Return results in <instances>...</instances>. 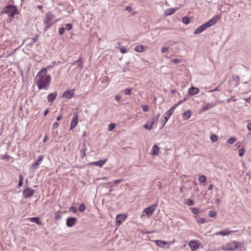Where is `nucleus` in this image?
<instances>
[{"mask_svg":"<svg viewBox=\"0 0 251 251\" xmlns=\"http://www.w3.org/2000/svg\"><path fill=\"white\" fill-rule=\"evenodd\" d=\"M51 77L47 75L46 68H43L37 75L35 81L39 90L44 89H48L50 84Z\"/></svg>","mask_w":251,"mask_h":251,"instance_id":"nucleus-1","label":"nucleus"},{"mask_svg":"<svg viewBox=\"0 0 251 251\" xmlns=\"http://www.w3.org/2000/svg\"><path fill=\"white\" fill-rule=\"evenodd\" d=\"M219 20V17L217 16H215L213 17L210 20L206 22L205 23L202 24L201 26L197 27L195 30L194 31V33L195 34H199L202 32L203 31L205 30L207 28L209 27L214 25H215L218 20Z\"/></svg>","mask_w":251,"mask_h":251,"instance_id":"nucleus-2","label":"nucleus"},{"mask_svg":"<svg viewBox=\"0 0 251 251\" xmlns=\"http://www.w3.org/2000/svg\"><path fill=\"white\" fill-rule=\"evenodd\" d=\"M55 15L51 12H48L44 20V24L45 25L44 30L47 31L52 25L58 21V20H55L53 21Z\"/></svg>","mask_w":251,"mask_h":251,"instance_id":"nucleus-3","label":"nucleus"},{"mask_svg":"<svg viewBox=\"0 0 251 251\" xmlns=\"http://www.w3.org/2000/svg\"><path fill=\"white\" fill-rule=\"evenodd\" d=\"M2 13L7 14L9 17H14L18 13V11L16 6L8 5L3 8Z\"/></svg>","mask_w":251,"mask_h":251,"instance_id":"nucleus-4","label":"nucleus"},{"mask_svg":"<svg viewBox=\"0 0 251 251\" xmlns=\"http://www.w3.org/2000/svg\"><path fill=\"white\" fill-rule=\"evenodd\" d=\"M160 116V114L158 112L155 114V112L153 113V117L149 119L147 122V124L144 126V127L146 129H151L152 126L155 121H157Z\"/></svg>","mask_w":251,"mask_h":251,"instance_id":"nucleus-5","label":"nucleus"},{"mask_svg":"<svg viewBox=\"0 0 251 251\" xmlns=\"http://www.w3.org/2000/svg\"><path fill=\"white\" fill-rule=\"evenodd\" d=\"M157 206V202H156L155 204L145 209L143 211L142 215H141V217L142 218V216H144L145 215H146L148 218H150L154 213V211L156 209Z\"/></svg>","mask_w":251,"mask_h":251,"instance_id":"nucleus-6","label":"nucleus"},{"mask_svg":"<svg viewBox=\"0 0 251 251\" xmlns=\"http://www.w3.org/2000/svg\"><path fill=\"white\" fill-rule=\"evenodd\" d=\"M44 158V155H40L38 159L32 165L30 168V170L32 172H35L38 168L40 163L43 161Z\"/></svg>","mask_w":251,"mask_h":251,"instance_id":"nucleus-7","label":"nucleus"},{"mask_svg":"<svg viewBox=\"0 0 251 251\" xmlns=\"http://www.w3.org/2000/svg\"><path fill=\"white\" fill-rule=\"evenodd\" d=\"M237 248V243L235 242H232L225 245L223 249L226 251H234Z\"/></svg>","mask_w":251,"mask_h":251,"instance_id":"nucleus-8","label":"nucleus"},{"mask_svg":"<svg viewBox=\"0 0 251 251\" xmlns=\"http://www.w3.org/2000/svg\"><path fill=\"white\" fill-rule=\"evenodd\" d=\"M35 191L30 187L25 189L23 192V195L24 198L31 197L34 193Z\"/></svg>","mask_w":251,"mask_h":251,"instance_id":"nucleus-9","label":"nucleus"},{"mask_svg":"<svg viewBox=\"0 0 251 251\" xmlns=\"http://www.w3.org/2000/svg\"><path fill=\"white\" fill-rule=\"evenodd\" d=\"M78 123V114L77 112H74L73 119L70 125V130L74 129Z\"/></svg>","mask_w":251,"mask_h":251,"instance_id":"nucleus-10","label":"nucleus"},{"mask_svg":"<svg viewBox=\"0 0 251 251\" xmlns=\"http://www.w3.org/2000/svg\"><path fill=\"white\" fill-rule=\"evenodd\" d=\"M215 105L216 103L214 102L206 103H204L202 105V107L201 108V112H204L213 108Z\"/></svg>","mask_w":251,"mask_h":251,"instance_id":"nucleus-11","label":"nucleus"},{"mask_svg":"<svg viewBox=\"0 0 251 251\" xmlns=\"http://www.w3.org/2000/svg\"><path fill=\"white\" fill-rule=\"evenodd\" d=\"M77 221V219L75 217H69L67 219L66 225L68 227L74 226Z\"/></svg>","mask_w":251,"mask_h":251,"instance_id":"nucleus-12","label":"nucleus"},{"mask_svg":"<svg viewBox=\"0 0 251 251\" xmlns=\"http://www.w3.org/2000/svg\"><path fill=\"white\" fill-rule=\"evenodd\" d=\"M126 218V216L124 214H119L116 217V224L118 226H120L122 223L125 220Z\"/></svg>","mask_w":251,"mask_h":251,"instance_id":"nucleus-13","label":"nucleus"},{"mask_svg":"<svg viewBox=\"0 0 251 251\" xmlns=\"http://www.w3.org/2000/svg\"><path fill=\"white\" fill-rule=\"evenodd\" d=\"M106 161H107L106 159H103V160L101 159L98 161L93 162L91 163V164L94 166H99L100 167H101L105 163Z\"/></svg>","mask_w":251,"mask_h":251,"instance_id":"nucleus-14","label":"nucleus"},{"mask_svg":"<svg viewBox=\"0 0 251 251\" xmlns=\"http://www.w3.org/2000/svg\"><path fill=\"white\" fill-rule=\"evenodd\" d=\"M233 231L229 230L228 228H226L222 231H220L216 233V235H221L222 236H226L230 234L231 233L233 232Z\"/></svg>","mask_w":251,"mask_h":251,"instance_id":"nucleus-15","label":"nucleus"},{"mask_svg":"<svg viewBox=\"0 0 251 251\" xmlns=\"http://www.w3.org/2000/svg\"><path fill=\"white\" fill-rule=\"evenodd\" d=\"M199 92V89L194 87L190 88L188 90V94L190 96H193L196 94H197Z\"/></svg>","mask_w":251,"mask_h":251,"instance_id":"nucleus-16","label":"nucleus"},{"mask_svg":"<svg viewBox=\"0 0 251 251\" xmlns=\"http://www.w3.org/2000/svg\"><path fill=\"white\" fill-rule=\"evenodd\" d=\"M57 94L56 92L50 94L47 97L49 102H52L56 98Z\"/></svg>","mask_w":251,"mask_h":251,"instance_id":"nucleus-17","label":"nucleus"},{"mask_svg":"<svg viewBox=\"0 0 251 251\" xmlns=\"http://www.w3.org/2000/svg\"><path fill=\"white\" fill-rule=\"evenodd\" d=\"M189 246L193 251H195L199 248V245L195 241H191L189 243Z\"/></svg>","mask_w":251,"mask_h":251,"instance_id":"nucleus-18","label":"nucleus"},{"mask_svg":"<svg viewBox=\"0 0 251 251\" xmlns=\"http://www.w3.org/2000/svg\"><path fill=\"white\" fill-rule=\"evenodd\" d=\"M179 105V103H177L174 106L171 107L165 114V115H167L168 116L171 117L172 114L174 113L175 108Z\"/></svg>","mask_w":251,"mask_h":251,"instance_id":"nucleus-19","label":"nucleus"},{"mask_svg":"<svg viewBox=\"0 0 251 251\" xmlns=\"http://www.w3.org/2000/svg\"><path fill=\"white\" fill-rule=\"evenodd\" d=\"M87 150V147L86 145V144L83 143L82 146V148H81L80 150V152L81 153V156L82 157H84L86 155V151Z\"/></svg>","mask_w":251,"mask_h":251,"instance_id":"nucleus-20","label":"nucleus"},{"mask_svg":"<svg viewBox=\"0 0 251 251\" xmlns=\"http://www.w3.org/2000/svg\"><path fill=\"white\" fill-rule=\"evenodd\" d=\"M29 221L32 223H36L38 225H42V222L38 217H32L29 219Z\"/></svg>","mask_w":251,"mask_h":251,"instance_id":"nucleus-21","label":"nucleus"},{"mask_svg":"<svg viewBox=\"0 0 251 251\" xmlns=\"http://www.w3.org/2000/svg\"><path fill=\"white\" fill-rule=\"evenodd\" d=\"M155 242L156 245L162 248H164L165 246L168 244L167 242L161 240H155Z\"/></svg>","mask_w":251,"mask_h":251,"instance_id":"nucleus-22","label":"nucleus"},{"mask_svg":"<svg viewBox=\"0 0 251 251\" xmlns=\"http://www.w3.org/2000/svg\"><path fill=\"white\" fill-rule=\"evenodd\" d=\"M73 96V93L70 91H65L63 94V98L65 99H70L72 98Z\"/></svg>","mask_w":251,"mask_h":251,"instance_id":"nucleus-23","label":"nucleus"},{"mask_svg":"<svg viewBox=\"0 0 251 251\" xmlns=\"http://www.w3.org/2000/svg\"><path fill=\"white\" fill-rule=\"evenodd\" d=\"M159 152V148L156 145H154L152 147L151 154L153 155H158Z\"/></svg>","mask_w":251,"mask_h":251,"instance_id":"nucleus-24","label":"nucleus"},{"mask_svg":"<svg viewBox=\"0 0 251 251\" xmlns=\"http://www.w3.org/2000/svg\"><path fill=\"white\" fill-rule=\"evenodd\" d=\"M176 10V9H175L174 8L168 9L165 11L164 14L166 16L171 15L175 12Z\"/></svg>","mask_w":251,"mask_h":251,"instance_id":"nucleus-25","label":"nucleus"},{"mask_svg":"<svg viewBox=\"0 0 251 251\" xmlns=\"http://www.w3.org/2000/svg\"><path fill=\"white\" fill-rule=\"evenodd\" d=\"M190 116H191V112H190V111H187L186 112H185L183 113V118H184V120L188 119L189 118H190Z\"/></svg>","mask_w":251,"mask_h":251,"instance_id":"nucleus-26","label":"nucleus"},{"mask_svg":"<svg viewBox=\"0 0 251 251\" xmlns=\"http://www.w3.org/2000/svg\"><path fill=\"white\" fill-rule=\"evenodd\" d=\"M143 46L142 45H138L135 48V50L137 52H141L143 51Z\"/></svg>","mask_w":251,"mask_h":251,"instance_id":"nucleus-27","label":"nucleus"},{"mask_svg":"<svg viewBox=\"0 0 251 251\" xmlns=\"http://www.w3.org/2000/svg\"><path fill=\"white\" fill-rule=\"evenodd\" d=\"M62 218L61 215L60 214L59 212L58 211L55 213L54 219L56 221L60 220Z\"/></svg>","mask_w":251,"mask_h":251,"instance_id":"nucleus-28","label":"nucleus"},{"mask_svg":"<svg viewBox=\"0 0 251 251\" xmlns=\"http://www.w3.org/2000/svg\"><path fill=\"white\" fill-rule=\"evenodd\" d=\"M185 203L188 206H192L194 205V201L190 199H187L185 200Z\"/></svg>","mask_w":251,"mask_h":251,"instance_id":"nucleus-29","label":"nucleus"},{"mask_svg":"<svg viewBox=\"0 0 251 251\" xmlns=\"http://www.w3.org/2000/svg\"><path fill=\"white\" fill-rule=\"evenodd\" d=\"M199 180L201 183H204L206 180V177L205 176L203 175L200 176L199 177Z\"/></svg>","mask_w":251,"mask_h":251,"instance_id":"nucleus-30","label":"nucleus"},{"mask_svg":"<svg viewBox=\"0 0 251 251\" xmlns=\"http://www.w3.org/2000/svg\"><path fill=\"white\" fill-rule=\"evenodd\" d=\"M236 139L235 137H231L227 140L226 143L228 144H232L234 143Z\"/></svg>","mask_w":251,"mask_h":251,"instance_id":"nucleus-31","label":"nucleus"},{"mask_svg":"<svg viewBox=\"0 0 251 251\" xmlns=\"http://www.w3.org/2000/svg\"><path fill=\"white\" fill-rule=\"evenodd\" d=\"M191 211H192V212L194 214H195V215H198L199 214V212H200V211L197 208H196V207H193L191 208Z\"/></svg>","mask_w":251,"mask_h":251,"instance_id":"nucleus-32","label":"nucleus"},{"mask_svg":"<svg viewBox=\"0 0 251 251\" xmlns=\"http://www.w3.org/2000/svg\"><path fill=\"white\" fill-rule=\"evenodd\" d=\"M115 127V124H114V123H111L110 124H109L108 125V129L109 131H112V130H113Z\"/></svg>","mask_w":251,"mask_h":251,"instance_id":"nucleus-33","label":"nucleus"},{"mask_svg":"<svg viewBox=\"0 0 251 251\" xmlns=\"http://www.w3.org/2000/svg\"><path fill=\"white\" fill-rule=\"evenodd\" d=\"M182 22L185 24H188L190 23L189 19L188 17H184L182 19Z\"/></svg>","mask_w":251,"mask_h":251,"instance_id":"nucleus-34","label":"nucleus"},{"mask_svg":"<svg viewBox=\"0 0 251 251\" xmlns=\"http://www.w3.org/2000/svg\"><path fill=\"white\" fill-rule=\"evenodd\" d=\"M210 139L213 142H215L217 141L218 138L217 136L215 134H212L211 135Z\"/></svg>","mask_w":251,"mask_h":251,"instance_id":"nucleus-35","label":"nucleus"},{"mask_svg":"<svg viewBox=\"0 0 251 251\" xmlns=\"http://www.w3.org/2000/svg\"><path fill=\"white\" fill-rule=\"evenodd\" d=\"M209 216L210 217H215L216 216V213L214 211H213V210H210L209 211Z\"/></svg>","mask_w":251,"mask_h":251,"instance_id":"nucleus-36","label":"nucleus"},{"mask_svg":"<svg viewBox=\"0 0 251 251\" xmlns=\"http://www.w3.org/2000/svg\"><path fill=\"white\" fill-rule=\"evenodd\" d=\"M131 89L127 88L125 89L123 92L126 95H129L131 94Z\"/></svg>","mask_w":251,"mask_h":251,"instance_id":"nucleus-37","label":"nucleus"},{"mask_svg":"<svg viewBox=\"0 0 251 251\" xmlns=\"http://www.w3.org/2000/svg\"><path fill=\"white\" fill-rule=\"evenodd\" d=\"M85 209V206L84 204L81 203L79 207V210L80 212H83Z\"/></svg>","mask_w":251,"mask_h":251,"instance_id":"nucleus-38","label":"nucleus"},{"mask_svg":"<svg viewBox=\"0 0 251 251\" xmlns=\"http://www.w3.org/2000/svg\"><path fill=\"white\" fill-rule=\"evenodd\" d=\"M23 184V176L21 175L20 176V180L18 182V186L19 187H21L22 185Z\"/></svg>","mask_w":251,"mask_h":251,"instance_id":"nucleus-39","label":"nucleus"},{"mask_svg":"<svg viewBox=\"0 0 251 251\" xmlns=\"http://www.w3.org/2000/svg\"><path fill=\"white\" fill-rule=\"evenodd\" d=\"M65 29V28L63 27H59V29H58L59 33L60 35H62L64 32Z\"/></svg>","mask_w":251,"mask_h":251,"instance_id":"nucleus-40","label":"nucleus"},{"mask_svg":"<svg viewBox=\"0 0 251 251\" xmlns=\"http://www.w3.org/2000/svg\"><path fill=\"white\" fill-rule=\"evenodd\" d=\"M72 28V25L71 24H68L66 25V29L67 30H70Z\"/></svg>","mask_w":251,"mask_h":251,"instance_id":"nucleus-41","label":"nucleus"},{"mask_svg":"<svg viewBox=\"0 0 251 251\" xmlns=\"http://www.w3.org/2000/svg\"><path fill=\"white\" fill-rule=\"evenodd\" d=\"M169 50V47H163L161 49V52L162 53H165L167 52Z\"/></svg>","mask_w":251,"mask_h":251,"instance_id":"nucleus-42","label":"nucleus"},{"mask_svg":"<svg viewBox=\"0 0 251 251\" xmlns=\"http://www.w3.org/2000/svg\"><path fill=\"white\" fill-rule=\"evenodd\" d=\"M170 117H169L167 116V115H165V122H164V123L163 124L162 126H161V128H162L163 127H164V126H165L166 123L168 121V119L170 118Z\"/></svg>","mask_w":251,"mask_h":251,"instance_id":"nucleus-43","label":"nucleus"},{"mask_svg":"<svg viewBox=\"0 0 251 251\" xmlns=\"http://www.w3.org/2000/svg\"><path fill=\"white\" fill-rule=\"evenodd\" d=\"M120 51L122 53H125L127 52L126 50L123 47L120 48Z\"/></svg>","mask_w":251,"mask_h":251,"instance_id":"nucleus-44","label":"nucleus"},{"mask_svg":"<svg viewBox=\"0 0 251 251\" xmlns=\"http://www.w3.org/2000/svg\"><path fill=\"white\" fill-rule=\"evenodd\" d=\"M172 62L175 64H178L180 62V60L177 58H174L172 60Z\"/></svg>","mask_w":251,"mask_h":251,"instance_id":"nucleus-45","label":"nucleus"},{"mask_svg":"<svg viewBox=\"0 0 251 251\" xmlns=\"http://www.w3.org/2000/svg\"><path fill=\"white\" fill-rule=\"evenodd\" d=\"M238 153H239V155L240 156H242L244 153V149H240L239 150V151H238Z\"/></svg>","mask_w":251,"mask_h":251,"instance_id":"nucleus-46","label":"nucleus"},{"mask_svg":"<svg viewBox=\"0 0 251 251\" xmlns=\"http://www.w3.org/2000/svg\"><path fill=\"white\" fill-rule=\"evenodd\" d=\"M39 37V36L36 34L35 37H33L32 38V43H35L37 42V40L38 39Z\"/></svg>","mask_w":251,"mask_h":251,"instance_id":"nucleus-47","label":"nucleus"},{"mask_svg":"<svg viewBox=\"0 0 251 251\" xmlns=\"http://www.w3.org/2000/svg\"><path fill=\"white\" fill-rule=\"evenodd\" d=\"M70 210L72 211L74 213H76L77 211L76 208L74 206H71L70 208Z\"/></svg>","mask_w":251,"mask_h":251,"instance_id":"nucleus-48","label":"nucleus"},{"mask_svg":"<svg viewBox=\"0 0 251 251\" xmlns=\"http://www.w3.org/2000/svg\"><path fill=\"white\" fill-rule=\"evenodd\" d=\"M198 222L200 224H204L205 222V220L203 218H199L198 220Z\"/></svg>","mask_w":251,"mask_h":251,"instance_id":"nucleus-49","label":"nucleus"},{"mask_svg":"<svg viewBox=\"0 0 251 251\" xmlns=\"http://www.w3.org/2000/svg\"><path fill=\"white\" fill-rule=\"evenodd\" d=\"M76 62H78L82 64L83 63V59L81 57H79V59L77 61L74 62V64H75Z\"/></svg>","mask_w":251,"mask_h":251,"instance_id":"nucleus-50","label":"nucleus"},{"mask_svg":"<svg viewBox=\"0 0 251 251\" xmlns=\"http://www.w3.org/2000/svg\"><path fill=\"white\" fill-rule=\"evenodd\" d=\"M58 123L57 122H55L53 124V126H52V128L53 129H56L58 127Z\"/></svg>","mask_w":251,"mask_h":251,"instance_id":"nucleus-51","label":"nucleus"},{"mask_svg":"<svg viewBox=\"0 0 251 251\" xmlns=\"http://www.w3.org/2000/svg\"><path fill=\"white\" fill-rule=\"evenodd\" d=\"M142 110L144 111H147L149 110V107L147 105H144L142 106Z\"/></svg>","mask_w":251,"mask_h":251,"instance_id":"nucleus-52","label":"nucleus"},{"mask_svg":"<svg viewBox=\"0 0 251 251\" xmlns=\"http://www.w3.org/2000/svg\"><path fill=\"white\" fill-rule=\"evenodd\" d=\"M126 11L129 12H131L132 10V7L131 6H126L125 9Z\"/></svg>","mask_w":251,"mask_h":251,"instance_id":"nucleus-53","label":"nucleus"},{"mask_svg":"<svg viewBox=\"0 0 251 251\" xmlns=\"http://www.w3.org/2000/svg\"><path fill=\"white\" fill-rule=\"evenodd\" d=\"M49 139V136L47 134L46 135L45 137L43 139V142L45 143Z\"/></svg>","mask_w":251,"mask_h":251,"instance_id":"nucleus-54","label":"nucleus"},{"mask_svg":"<svg viewBox=\"0 0 251 251\" xmlns=\"http://www.w3.org/2000/svg\"><path fill=\"white\" fill-rule=\"evenodd\" d=\"M220 85H218V86L216 87V88L215 89L211 90L210 92H214V91H217V90H220Z\"/></svg>","mask_w":251,"mask_h":251,"instance_id":"nucleus-55","label":"nucleus"},{"mask_svg":"<svg viewBox=\"0 0 251 251\" xmlns=\"http://www.w3.org/2000/svg\"><path fill=\"white\" fill-rule=\"evenodd\" d=\"M121 96H119V95H116L115 97V99L117 100V101H119L121 99Z\"/></svg>","mask_w":251,"mask_h":251,"instance_id":"nucleus-56","label":"nucleus"},{"mask_svg":"<svg viewBox=\"0 0 251 251\" xmlns=\"http://www.w3.org/2000/svg\"><path fill=\"white\" fill-rule=\"evenodd\" d=\"M247 128L249 131L251 130V123H249L247 125Z\"/></svg>","mask_w":251,"mask_h":251,"instance_id":"nucleus-57","label":"nucleus"},{"mask_svg":"<svg viewBox=\"0 0 251 251\" xmlns=\"http://www.w3.org/2000/svg\"><path fill=\"white\" fill-rule=\"evenodd\" d=\"M122 181H123L122 179H117V180H116L114 182V184H116V183H119L120 182H121Z\"/></svg>","mask_w":251,"mask_h":251,"instance_id":"nucleus-58","label":"nucleus"},{"mask_svg":"<svg viewBox=\"0 0 251 251\" xmlns=\"http://www.w3.org/2000/svg\"><path fill=\"white\" fill-rule=\"evenodd\" d=\"M213 185L212 184H210L208 186V190H212L213 188Z\"/></svg>","mask_w":251,"mask_h":251,"instance_id":"nucleus-59","label":"nucleus"},{"mask_svg":"<svg viewBox=\"0 0 251 251\" xmlns=\"http://www.w3.org/2000/svg\"><path fill=\"white\" fill-rule=\"evenodd\" d=\"M234 80L236 81V82L239 81L240 78L239 76H237L235 78H234Z\"/></svg>","mask_w":251,"mask_h":251,"instance_id":"nucleus-60","label":"nucleus"},{"mask_svg":"<svg viewBox=\"0 0 251 251\" xmlns=\"http://www.w3.org/2000/svg\"><path fill=\"white\" fill-rule=\"evenodd\" d=\"M48 113H49V110L46 109L44 113V116L47 115Z\"/></svg>","mask_w":251,"mask_h":251,"instance_id":"nucleus-61","label":"nucleus"},{"mask_svg":"<svg viewBox=\"0 0 251 251\" xmlns=\"http://www.w3.org/2000/svg\"><path fill=\"white\" fill-rule=\"evenodd\" d=\"M37 8L40 10H43V6L39 5L37 6Z\"/></svg>","mask_w":251,"mask_h":251,"instance_id":"nucleus-62","label":"nucleus"},{"mask_svg":"<svg viewBox=\"0 0 251 251\" xmlns=\"http://www.w3.org/2000/svg\"><path fill=\"white\" fill-rule=\"evenodd\" d=\"M61 116L60 115V116H59L57 117L56 120L57 121H59L61 119Z\"/></svg>","mask_w":251,"mask_h":251,"instance_id":"nucleus-63","label":"nucleus"},{"mask_svg":"<svg viewBox=\"0 0 251 251\" xmlns=\"http://www.w3.org/2000/svg\"><path fill=\"white\" fill-rule=\"evenodd\" d=\"M220 201V200L218 199H216L215 202L216 203H218Z\"/></svg>","mask_w":251,"mask_h":251,"instance_id":"nucleus-64","label":"nucleus"}]
</instances>
